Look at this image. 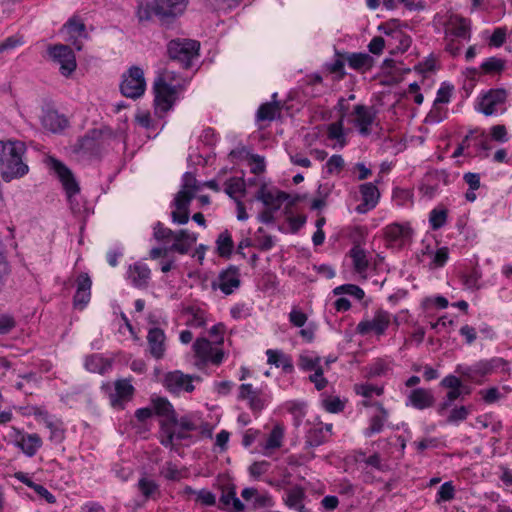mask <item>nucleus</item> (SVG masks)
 <instances>
[{
  "label": "nucleus",
  "mask_w": 512,
  "mask_h": 512,
  "mask_svg": "<svg viewBox=\"0 0 512 512\" xmlns=\"http://www.w3.org/2000/svg\"><path fill=\"white\" fill-rule=\"evenodd\" d=\"M25 152L26 146L22 141H0V176L3 181L11 182L28 174Z\"/></svg>",
  "instance_id": "f257e3e1"
},
{
  "label": "nucleus",
  "mask_w": 512,
  "mask_h": 512,
  "mask_svg": "<svg viewBox=\"0 0 512 512\" xmlns=\"http://www.w3.org/2000/svg\"><path fill=\"white\" fill-rule=\"evenodd\" d=\"M189 0H139L136 17L139 22L157 18L162 24H170L185 11Z\"/></svg>",
  "instance_id": "f03ea898"
},
{
  "label": "nucleus",
  "mask_w": 512,
  "mask_h": 512,
  "mask_svg": "<svg viewBox=\"0 0 512 512\" xmlns=\"http://www.w3.org/2000/svg\"><path fill=\"white\" fill-rule=\"evenodd\" d=\"M198 189L195 176L191 172H185L182 176L181 189L172 202V206L175 207L171 213L174 223L183 225L189 221V206Z\"/></svg>",
  "instance_id": "7ed1b4c3"
},
{
  "label": "nucleus",
  "mask_w": 512,
  "mask_h": 512,
  "mask_svg": "<svg viewBox=\"0 0 512 512\" xmlns=\"http://www.w3.org/2000/svg\"><path fill=\"white\" fill-rule=\"evenodd\" d=\"M199 48L200 45L195 40L176 39L169 42L167 52L172 61L188 69L192 66L193 59L198 57Z\"/></svg>",
  "instance_id": "20e7f679"
},
{
  "label": "nucleus",
  "mask_w": 512,
  "mask_h": 512,
  "mask_svg": "<svg viewBox=\"0 0 512 512\" xmlns=\"http://www.w3.org/2000/svg\"><path fill=\"white\" fill-rule=\"evenodd\" d=\"M506 101L507 91L504 88L490 89L478 98L476 110L485 116L503 113Z\"/></svg>",
  "instance_id": "39448f33"
},
{
  "label": "nucleus",
  "mask_w": 512,
  "mask_h": 512,
  "mask_svg": "<svg viewBox=\"0 0 512 512\" xmlns=\"http://www.w3.org/2000/svg\"><path fill=\"white\" fill-rule=\"evenodd\" d=\"M146 83L144 72L138 66H132L122 76L120 91L127 98L136 99L144 94Z\"/></svg>",
  "instance_id": "423d86ee"
},
{
  "label": "nucleus",
  "mask_w": 512,
  "mask_h": 512,
  "mask_svg": "<svg viewBox=\"0 0 512 512\" xmlns=\"http://www.w3.org/2000/svg\"><path fill=\"white\" fill-rule=\"evenodd\" d=\"M193 351L198 359L196 365L199 367L208 363L218 366L224 359V351L214 347L207 338H197L193 343Z\"/></svg>",
  "instance_id": "0eeeda50"
},
{
  "label": "nucleus",
  "mask_w": 512,
  "mask_h": 512,
  "mask_svg": "<svg viewBox=\"0 0 512 512\" xmlns=\"http://www.w3.org/2000/svg\"><path fill=\"white\" fill-rule=\"evenodd\" d=\"M48 54L53 62L59 65V71L62 76L69 77L76 70V57L68 45L55 44L50 46Z\"/></svg>",
  "instance_id": "6e6552de"
},
{
  "label": "nucleus",
  "mask_w": 512,
  "mask_h": 512,
  "mask_svg": "<svg viewBox=\"0 0 512 512\" xmlns=\"http://www.w3.org/2000/svg\"><path fill=\"white\" fill-rule=\"evenodd\" d=\"M391 324V314L383 309H377L373 318L363 319L356 326V332L362 336L374 333L377 336L385 334Z\"/></svg>",
  "instance_id": "1a4fd4ad"
},
{
  "label": "nucleus",
  "mask_w": 512,
  "mask_h": 512,
  "mask_svg": "<svg viewBox=\"0 0 512 512\" xmlns=\"http://www.w3.org/2000/svg\"><path fill=\"white\" fill-rule=\"evenodd\" d=\"M376 115L377 111L373 106L357 104L350 113V122L358 130L360 135L368 136L371 134V126L375 122Z\"/></svg>",
  "instance_id": "9d476101"
},
{
  "label": "nucleus",
  "mask_w": 512,
  "mask_h": 512,
  "mask_svg": "<svg viewBox=\"0 0 512 512\" xmlns=\"http://www.w3.org/2000/svg\"><path fill=\"white\" fill-rule=\"evenodd\" d=\"M178 418L173 417V421H161L160 422V430H159V441L160 443L171 450H177V443L189 438V434L187 431L181 430L178 428Z\"/></svg>",
  "instance_id": "9b49d317"
},
{
  "label": "nucleus",
  "mask_w": 512,
  "mask_h": 512,
  "mask_svg": "<svg viewBox=\"0 0 512 512\" xmlns=\"http://www.w3.org/2000/svg\"><path fill=\"white\" fill-rule=\"evenodd\" d=\"M240 284L239 268L234 265H230L219 273L216 280L212 281L211 288L213 290L219 289L225 295H231L240 287Z\"/></svg>",
  "instance_id": "f8f14e48"
},
{
  "label": "nucleus",
  "mask_w": 512,
  "mask_h": 512,
  "mask_svg": "<svg viewBox=\"0 0 512 512\" xmlns=\"http://www.w3.org/2000/svg\"><path fill=\"white\" fill-rule=\"evenodd\" d=\"M155 104L162 112L171 109L176 99V86L166 82L164 77H158L154 82Z\"/></svg>",
  "instance_id": "ddd939ff"
},
{
  "label": "nucleus",
  "mask_w": 512,
  "mask_h": 512,
  "mask_svg": "<svg viewBox=\"0 0 512 512\" xmlns=\"http://www.w3.org/2000/svg\"><path fill=\"white\" fill-rule=\"evenodd\" d=\"M193 379V376L184 374L180 370H175L165 374L163 385L169 392L174 394H179L182 391L192 392L194 390Z\"/></svg>",
  "instance_id": "4468645a"
},
{
  "label": "nucleus",
  "mask_w": 512,
  "mask_h": 512,
  "mask_svg": "<svg viewBox=\"0 0 512 512\" xmlns=\"http://www.w3.org/2000/svg\"><path fill=\"white\" fill-rule=\"evenodd\" d=\"M35 416L38 417L40 422L43 423L49 430V440L51 442L54 444H60L63 442L65 439V428L63 422L60 419L49 415L47 411L43 410H38L35 412Z\"/></svg>",
  "instance_id": "2eb2a0df"
},
{
  "label": "nucleus",
  "mask_w": 512,
  "mask_h": 512,
  "mask_svg": "<svg viewBox=\"0 0 512 512\" xmlns=\"http://www.w3.org/2000/svg\"><path fill=\"white\" fill-rule=\"evenodd\" d=\"M238 399L246 400L254 413H259L266 405V398L262 390L254 388L251 384L240 385Z\"/></svg>",
  "instance_id": "dca6fc26"
},
{
  "label": "nucleus",
  "mask_w": 512,
  "mask_h": 512,
  "mask_svg": "<svg viewBox=\"0 0 512 512\" xmlns=\"http://www.w3.org/2000/svg\"><path fill=\"white\" fill-rule=\"evenodd\" d=\"M413 230L408 225L394 223L388 225L385 229V237L390 245L394 247H403L412 239Z\"/></svg>",
  "instance_id": "f3484780"
},
{
  "label": "nucleus",
  "mask_w": 512,
  "mask_h": 512,
  "mask_svg": "<svg viewBox=\"0 0 512 512\" xmlns=\"http://www.w3.org/2000/svg\"><path fill=\"white\" fill-rule=\"evenodd\" d=\"M114 386L115 391L109 395L110 404L114 408L123 409L124 402L132 398L135 389L129 379H118Z\"/></svg>",
  "instance_id": "a211bd4d"
},
{
  "label": "nucleus",
  "mask_w": 512,
  "mask_h": 512,
  "mask_svg": "<svg viewBox=\"0 0 512 512\" xmlns=\"http://www.w3.org/2000/svg\"><path fill=\"white\" fill-rule=\"evenodd\" d=\"M435 397L430 389L415 388L411 390L407 396L406 406H412L418 410H424L433 407Z\"/></svg>",
  "instance_id": "6ab92c4d"
},
{
  "label": "nucleus",
  "mask_w": 512,
  "mask_h": 512,
  "mask_svg": "<svg viewBox=\"0 0 512 512\" xmlns=\"http://www.w3.org/2000/svg\"><path fill=\"white\" fill-rule=\"evenodd\" d=\"M92 281L87 273H81L77 278V289L73 297V305L80 310L84 309L91 298Z\"/></svg>",
  "instance_id": "aec40b11"
},
{
  "label": "nucleus",
  "mask_w": 512,
  "mask_h": 512,
  "mask_svg": "<svg viewBox=\"0 0 512 512\" xmlns=\"http://www.w3.org/2000/svg\"><path fill=\"white\" fill-rule=\"evenodd\" d=\"M53 168L63 184L68 199L71 201L72 197L78 194L80 191L78 183L76 182L70 169L60 161L55 160L53 162Z\"/></svg>",
  "instance_id": "412c9836"
},
{
  "label": "nucleus",
  "mask_w": 512,
  "mask_h": 512,
  "mask_svg": "<svg viewBox=\"0 0 512 512\" xmlns=\"http://www.w3.org/2000/svg\"><path fill=\"white\" fill-rule=\"evenodd\" d=\"M388 36L387 47L391 54L404 53L411 45V37L400 29L384 30Z\"/></svg>",
  "instance_id": "4be33fe9"
},
{
  "label": "nucleus",
  "mask_w": 512,
  "mask_h": 512,
  "mask_svg": "<svg viewBox=\"0 0 512 512\" xmlns=\"http://www.w3.org/2000/svg\"><path fill=\"white\" fill-rule=\"evenodd\" d=\"M362 203L356 207L358 213H365L368 210L374 208L379 200L380 192L374 183H364L359 187Z\"/></svg>",
  "instance_id": "5701e85b"
},
{
  "label": "nucleus",
  "mask_w": 512,
  "mask_h": 512,
  "mask_svg": "<svg viewBox=\"0 0 512 512\" xmlns=\"http://www.w3.org/2000/svg\"><path fill=\"white\" fill-rule=\"evenodd\" d=\"M15 445L22 450V452L28 456L33 457L42 446L41 437L36 434H26L20 431L17 432Z\"/></svg>",
  "instance_id": "b1692460"
},
{
  "label": "nucleus",
  "mask_w": 512,
  "mask_h": 512,
  "mask_svg": "<svg viewBox=\"0 0 512 512\" xmlns=\"http://www.w3.org/2000/svg\"><path fill=\"white\" fill-rule=\"evenodd\" d=\"M165 340L166 335L162 329L154 327L148 331L147 342L150 354L153 358H163L166 351Z\"/></svg>",
  "instance_id": "393cba45"
},
{
  "label": "nucleus",
  "mask_w": 512,
  "mask_h": 512,
  "mask_svg": "<svg viewBox=\"0 0 512 512\" xmlns=\"http://www.w3.org/2000/svg\"><path fill=\"white\" fill-rule=\"evenodd\" d=\"M173 244L169 246L170 252L187 254L197 241V235L186 229L176 231L173 237Z\"/></svg>",
  "instance_id": "a878e982"
},
{
  "label": "nucleus",
  "mask_w": 512,
  "mask_h": 512,
  "mask_svg": "<svg viewBox=\"0 0 512 512\" xmlns=\"http://www.w3.org/2000/svg\"><path fill=\"white\" fill-rule=\"evenodd\" d=\"M127 274L132 285L137 288L147 287L151 278L150 268L142 262H136L133 265H130Z\"/></svg>",
  "instance_id": "bb28decb"
},
{
  "label": "nucleus",
  "mask_w": 512,
  "mask_h": 512,
  "mask_svg": "<svg viewBox=\"0 0 512 512\" xmlns=\"http://www.w3.org/2000/svg\"><path fill=\"white\" fill-rule=\"evenodd\" d=\"M290 195L284 191H271L262 185L257 192L256 199L261 201L265 206L278 210L280 205L289 200Z\"/></svg>",
  "instance_id": "cd10ccee"
},
{
  "label": "nucleus",
  "mask_w": 512,
  "mask_h": 512,
  "mask_svg": "<svg viewBox=\"0 0 512 512\" xmlns=\"http://www.w3.org/2000/svg\"><path fill=\"white\" fill-rule=\"evenodd\" d=\"M102 137L100 130H89L83 137L79 138L75 144V150L84 153H94L99 145Z\"/></svg>",
  "instance_id": "c85d7f7f"
},
{
  "label": "nucleus",
  "mask_w": 512,
  "mask_h": 512,
  "mask_svg": "<svg viewBox=\"0 0 512 512\" xmlns=\"http://www.w3.org/2000/svg\"><path fill=\"white\" fill-rule=\"evenodd\" d=\"M374 406L377 411L371 416L369 426L364 430V435L366 437H371L374 434L380 433L388 420L389 414L383 405L381 403H375Z\"/></svg>",
  "instance_id": "c756f323"
},
{
  "label": "nucleus",
  "mask_w": 512,
  "mask_h": 512,
  "mask_svg": "<svg viewBox=\"0 0 512 512\" xmlns=\"http://www.w3.org/2000/svg\"><path fill=\"white\" fill-rule=\"evenodd\" d=\"M448 29L458 38L469 40L471 37V21L460 15L450 16Z\"/></svg>",
  "instance_id": "7c9ffc66"
},
{
  "label": "nucleus",
  "mask_w": 512,
  "mask_h": 512,
  "mask_svg": "<svg viewBox=\"0 0 512 512\" xmlns=\"http://www.w3.org/2000/svg\"><path fill=\"white\" fill-rule=\"evenodd\" d=\"M64 28L69 34L68 41H70L77 50H81L82 43L78 41V38L86 39L88 37L85 24L81 20L74 17L68 20Z\"/></svg>",
  "instance_id": "2f4dec72"
},
{
  "label": "nucleus",
  "mask_w": 512,
  "mask_h": 512,
  "mask_svg": "<svg viewBox=\"0 0 512 512\" xmlns=\"http://www.w3.org/2000/svg\"><path fill=\"white\" fill-rule=\"evenodd\" d=\"M305 498V491L300 486H294L288 489L283 497L284 503L290 508L298 512H311L303 504Z\"/></svg>",
  "instance_id": "473e14b6"
},
{
  "label": "nucleus",
  "mask_w": 512,
  "mask_h": 512,
  "mask_svg": "<svg viewBox=\"0 0 512 512\" xmlns=\"http://www.w3.org/2000/svg\"><path fill=\"white\" fill-rule=\"evenodd\" d=\"M41 123L46 130L57 133L67 127L68 120L57 111L48 110L43 114Z\"/></svg>",
  "instance_id": "72a5a7b5"
},
{
  "label": "nucleus",
  "mask_w": 512,
  "mask_h": 512,
  "mask_svg": "<svg viewBox=\"0 0 512 512\" xmlns=\"http://www.w3.org/2000/svg\"><path fill=\"white\" fill-rule=\"evenodd\" d=\"M266 355L268 364L274 365L278 368L281 367L282 370L288 374L294 371L291 357L283 353L281 350L268 349L266 351Z\"/></svg>",
  "instance_id": "f704fd0d"
},
{
  "label": "nucleus",
  "mask_w": 512,
  "mask_h": 512,
  "mask_svg": "<svg viewBox=\"0 0 512 512\" xmlns=\"http://www.w3.org/2000/svg\"><path fill=\"white\" fill-rule=\"evenodd\" d=\"M452 94V86L443 84L437 91L436 98L434 100V108L430 112L429 117L434 119L435 121H441L442 116H440V109L438 107L439 104H446L450 101Z\"/></svg>",
  "instance_id": "c9c22d12"
},
{
  "label": "nucleus",
  "mask_w": 512,
  "mask_h": 512,
  "mask_svg": "<svg viewBox=\"0 0 512 512\" xmlns=\"http://www.w3.org/2000/svg\"><path fill=\"white\" fill-rule=\"evenodd\" d=\"M344 115L336 122L327 126V137L330 140H336L339 148H343L347 144L346 135L343 127Z\"/></svg>",
  "instance_id": "e433bc0d"
},
{
  "label": "nucleus",
  "mask_w": 512,
  "mask_h": 512,
  "mask_svg": "<svg viewBox=\"0 0 512 512\" xmlns=\"http://www.w3.org/2000/svg\"><path fill=\"white\" fill-rule=\"evenodd\" d=\"M347 63L354 70H370L374 59L367 53H351L347 56Z\"/></svg>",
  "instance_id": "4c0bfd02"
},
{
  "label": "nucleus",
  "mask_w": 512,
  "mask_h": 512,
  "mask_svg": "<svg viewBox=\"0 0 512 512\" xmlns=\"http://www.w3.org/2000/svg\"><path fill=\"white\" fill-rule=\"evenodd\" d=\"M349 255L352 258L354 270L360 274L366 272L369 267V260L367 258L366 251L359 245H354L351 248Z\"/></svg>",
  "instance_id": "58836bf2"
},
{
  "label": "nucleus",
  "mask_w": 512,
  "mask_h": 512,
  "mask_svg": "<svg viewBox=\"0 0 512 512\" xmlns=\"http://www.w3.org/2000/svg\"><path fill=\"white\" fill-rule=\"evenodd\" d=\"M85 368L93 373L104 374L110 368V363L99 354H92L85 359Z\"/></svg>",
  "instance_id": "ea45409f"
},
{
  "label": "nucleus",
  "mask_w": 512,
  "mask_h": 512,
  "mask_svg": "<svg viewBox=\"0 0 512 512\" xmlns=\"http://www.w3.org/2000/svg\"><path fill=\"white\" fill-rule=\"evenodd\" d=\"M152 404L157 415L166 417L164 421H173V417H177L172 404L166 398H154Z\"/></svg>",
  "instance_id": "a19ab883"
},
{
  "label": "nucleus",
  "mask_w": 512,
  "mask_h": 512,
  "mask_svg": "<svg viewBox=\"0 0 512 512\" xmlns=\"http://www.w3.org/2000/svg\"><path fill=\"white\" fill-rule=\"evenodd\" d=\"M448 210L443 206H437L429 213V224L432 230L441 229L447 223Z\"/></svg>",
  "instance_id": "79ce46f5"
},
{
  "label": "nucleus",
  "mask_w": 512,
  "mask_h": 512,
  "mask_svg": "<svg viewBox=\"0 0 512 512\" xmlns=\"http://www.w3.org/2000/svg\"><path fill=\"white\" fill-rule=\"evenodd\" d=\"M217 252L219 256L229 258L232 254L234 243L231 234L226 230L219 234L217 240Z\"/></svg>",
  "instance_id": "37998d69"
},
{
  "label": "nucleus",
  "mask_w": 512,
  "mask_h": 512,
  "mask_svg": "<svg viewBox=\"0 0 512 512\" xmlns=\"http://www.w3.org/2000/svg\"><path fill=\"white\" fill-rule=\"evenodd\" d=\"M246 185L242 178L232 177L225 182V193L234 200H239L236 195H244Z\"/></svg>",
  "instance_id": "c03bdc74"
},
{
  "label": "nucleus",
  "mask_w": 512,
  "mask_h": 512,
  "mask_svg": "<svg viewBox=\"0 0 512 512\" xmlns=\"http://www.w3.org/2000/svg\"><path fill=\"white\" fill-rule=\"evenodd\" d=\"M327 441V435L322 427H313L306 434L305 446L308 448L318 447Z\"/></svg>",
  "instance_id": "a18cd8bd"
},
{
  "label": "nucleus",
  "mask_w": 512,
  "mask_h": 512,
  "mask_svg": "<svg viewBox=\"0 0 512 512\" xmlns=\"http://www.w3.org/2000/svg\"><path fill=\"white\" fill-rule=\"evenodd\" d=\"M280 107L277 102H267L262 104L256 113V119L258 121H272L275 119L276 113Z\"/></svg>",
  "instance_id": "49530a36"
},
{
  "label": "nucleus",
  "mask_w": 512,
  "mask_h": 512,
  "mask_svg": "<svg viewBox=\"0 0 512 512\" xmlns=\"http://www.w3.org/2000/svg\"><path fill=\"white\" fill-rule=\"evenodd\" d=\"M283 436V427L281 425H275L267 438V441L264 445V449L273 450L280 448L282 446Z\"/></svg>",
  "instance_id": "de8ad7c7"
},
{
  "label": "nucleus",
  "mask_w": 512,
  "mask_h": 512,
  "mask_svg": "<svg viewBox=\"0 0 512 512\" xmlns=\"http://www.w3.org/2000/svg\"><path fill=\"white\" fill-rule=\"evenodd\" d=\"M504 68L505 61L497 57H489L481 64V69L485 74H499Z\"/></svg>",
  "instance_id": "09e8293b"
},
{
  "label": "nucleus",
  "mask_w": 512,
  "mask_h": 512,
  "mask_svg": "<svg viewBox=\"0 0 512 512\" xmlns=\"http://www.w3.org/2000/svg\"><path fill=\"white\" fill-rule=\"evenodd\" d=\"M320 361L321 358L318 356H313L310 353H302L299 356L298 366L304 371H312L321 368Z\"/></svg>",
  "instance_id": "8fccbe9b"
},
{
  "label": "nucleus",
  "mask_w": 512,
  "mask_h": 512,
  "mask_svg": "<svg viewBox=\"0 0 512 512\" xmlns=\"http://www.w3.org/2000/svg\"><path fill=\"white\" fill-rule=\"evenodd\" d=\"M481 277V272L477 268L472 269L469 273H464L461 275L463 285L471 290L480 288L479 281Z\"/></svg>",
  "instance_id": "3c124183"
},
{
  "label": "nucleus",
  "mask_w": 512,
  "mask_h": 512,
  "mask_svg": "<svg viewBox=\"0 0 512 512\" xmlns=\"http://www.w3.org/2000/svg\"><path fill=\"white\" fill-rule=\"evenodd\" d=\"M492 371L493 369L490 364V360H481L475 363L473 366L469 367L465 374L470 377H473L474 375L485 376L490 374Z\"/></svg>",
  "instance_id": "603ef678"
},
{
  "label": "nucleus",
  "mask_w": 512,
  "mask_h": 512,
  "mask_svg": "<svg viewBox=\"0 0 512 512\" xmlns=\"http://www.w3.org/2000/svg\"><path fill=\"white\" fill-rule=\"evenodd\" d=\"M454 497H455V487H454L452 481H448V482L443 483L440 486V488L437 492L436 502L441 503V502L451 501L452 499H454Z\"/></svg>",
  "instance_id": "864d4df0"
},
{
  "label": "nucleus",
  "mask_w": 512,
  "mask_h": 512,
  "mask_svg": "<svg viewBox=\"0 0 512 512\" xmlns=\"http://www.w3.org/2000/svg\"><path fill=\"white\" fill-rule=\"evenodd\" d=\"M138 489L145 498H150L158 492V485L155 481L143 477L138 482Z\"/></svg>",
  "instance_id": "5fc2aeb1"
},
{
  "label": "nucleus",
  "mask_w": 512,
  "mask_h": 512,
  "mask_svg": "<svg viewBox=\"0 0 512 512\" xmlns=\"http://www.w3.org/2000/svg\"><path fill=\"white\" fill-rule=\"evenodd\" d=\"M175 231L164 227L161 222H157L153 227V236L157 241H169L173 239Z\"/></svg>",
  "instance_id": "6e6d98bb"
},
{
  "label": "nucleus",
  "mask_w": 512,
  "mask_h": 512,
  "mask_svg": "<svg viewBox=\"0 0 512 512\" xmlns=\"http://www.w3.org/2000/svg\"><path fill=\"white\" fill-rule=\"evenodd\" d=\"M308 320V316L297 307H293L289 313V321L295 327H303Z\"/></svg>",
  "instance_id": "4d7b16f0"
},
{
  "label": "nucleus",
  "mask_w": 512,
  "mask_h": 512,
  "mask_svg": "<svg viewBox=\"0 0 512 512\" xmlns=\"http://www.w3.org/2000/svg\"><path fill=\"white\" fill-rule=\"evenodd\" d=\"M161 474L168 480L177 481L182 475L178 467L172 462H166L161 469Z\"/></svg>",
  "instance_id": "13d9d810"
},
{
  "label": "nucleus",
  "mask_w": 512,
  "mask_h": 512,
  "mask_svg": "<svg viewBox=\"0 0 512 512\" xmlns=\"http://www.w3.org/2000/svg\"><path fill=\"white\" fill-rule=\"evenodd\" d=\"M344 167V159L341 155H332L326 162V169L329 174L339 173Z\"/></svg>",
  "instance_id": "bf43d9fd"
},
{
  "label": "nucleus",
  "mask_w": 512,
  "mask_h": 512,
  "mask_svg": "<svg viewBox=\"0 0 512 512\" xmlns=\"http://www.w3.org/2000/svg\"><path fill=\"white\" fill-rule=\"evenodd\" d=\"M469 409L466 406L456 407L451 410L447 422L458 423L464 421L469 415Z\"/></svg>",
  "instance_id": "052dcab7"
},
{
  "label": "nucleus",
  "mask_w": 512,
  "mask_h": 512,
  "mask_svg": "<svg viewBox=\"0 0 512 512\" xmlns=\"http://www.w3.org/2000/svg\"><path fill=\"white\" fill-rule=\"evenodd\" d=\"M462 394V389H453L449 390L446 394L443 402L440 404L438 412L442 413V411L449 408L455 400H457Z\"/></svg>",
  "instance_id": "680f3d73"
},
{
  "label": "nucleus",
  "mask_w": 512,
  "mask_h": 512,
  "mask_svg": "<svg viewBox=\"0 0 512 512\" xmlns=\"http://www.w3.org/2000/svg\"><path fill=\"white\" fill-rule=\"evenodd\" d=\"M506 35H507L506 28H504V27L496 28L490 37L489 45L494 46V47L502 46L506 40Z\"/></svg>",
  "instance_id": "e2e57ef3"
},
{
  "label": "nucleus",
  "mask_w": 512,
  "mask_h": 512,
  "mask_svg": "<svg viewBox=\"0 0 512 512\" xmlns=\"http://www.w3.org/2000/svg\"><path fill=\"white\" fill-rule=\"evenodd\" d=\"M270 468V463L268 461H257L250 465L249 473L251 476L258 478L261 475L265 474Z\"/></svg>",
  "instance_id": "0e129e2a"
},
{
  "label": "nucleus",
  "mask_w": 512,
  "mask_h": 512,
  "mask_svg": "<svg viewBox=\"0 0 512 512\" xmlns=\"http://www.w3.org/2000/svg\"><path fill=\"white\" fill-rule=\"evenodd\" d=\"M324 408L330 413H338L344 409L343 402L338 397H329L323 401Z\"/></svg>",
  "instance_id": "69168bd1"
},
{
  "label": "nucleus",
  "mask_w": 512,
  "mask_h": 512,
  "mask_svg": "<svg viewBox=\"0 0 512 512\" xmlns=\"http://www.w3.org/2000/svg\"><path fill=\"white\" fill-rule=\"evenodd\" d=\"M355 389H356L357 394H359L365 398L371 397L374 393L377 395H381L383 392L382 388H378L371 384H362V385L356 386Z\"/></svg>",
  "instance_id": "338daca9"
},
{
  "label": "nucleus",
  "mask_w": 512,
  "mask_h": 512,
  "mask_svg": "<svg viewBox=\"0 0 512 512\" xmlns=\"http://www.w3.org/2000/svg\"><path fill=\"white\" fill-rule=\"evenodd\" d=\"M324 372L322 367L314 370V373L309 376V380L314 383L315 388L320 391L327 385V380L323 376Z\"/></svg>",
  "instance_id": "774afa93"
}]
</instances>
